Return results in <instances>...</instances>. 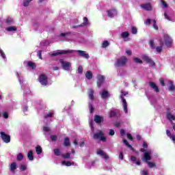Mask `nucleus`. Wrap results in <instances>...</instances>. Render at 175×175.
Masks as SVG:
<instances>
[{
    "instance_id": "f257e3e1",
    "label": "nucleus",
    "mask_w": 175,
    "mask_h": 175,
    "mask_svg": "<svg viewBox=\"0 0 175 175\" xmlns=\"http://www.w3.org/2000/svg\"><path fill=\"white\" fill-rule=\"evenodd\" d=\"M75 51H76L77 53H78L79 55H80V57H83V58H85L86 59H88V58H90V55H88V53H87L85 51H75V50H59L57 51V52H55L51 54L52 57H55L57 55H62V54H72V53H75Z\"/></svg>"
},
{
    "instance_id": "f03ea898",
    "label": "nucleus",
    "mask_w": 175,
    "mask_h": 175,
    "mask_svg": "<svg viewBox=\"0 0 175 175\" xmlns=\"http://www.w3.org/2000/svg\"><path fill=\"white\" fill-rule=\"evenodd\" d=\"M151 155H152V150H149L144 153V157L142 159L143 162L147 163L148 167L152 169V167H157V164L154 162L148 161H151Z\"/></svg>"
},
{
    "instance_id": "7ed1b4c3",
    "label": "nucleus",
    "mask_w": 175,
    "mask_h": 175,
    "mask_svg": "<svg viewBox=\"0 0 175 175\" xmlns=\"http://www.w3.org/2000/svg\"><path fill=\"white\" fill-rule=\"evenodd\" d=\"M172 42H173L172 38L167 35H165L164 42L162 40L160 41V46L156 47V51L157 53H161V51H162V48L163 47V44H165L167 46V47H169V46L172 44Z\"/></svg>"
},
{
    "instance_id": "20e7f679",
    "label": "nucleus",
    "mask_w": 175,
    "mask_h": 175,
    "mask_svg": "<svg viewBox=\"0 0 175 175\" xmlns=\"http://www.w3.org/2000/svg\"><path fill=\"white\" fill-rule=\"evenodd\" d=\"M128 95V92L121 91L120 98L122 99V107L125 114H128V103H126V100L124 98V96Z\"/></svg>"
},
{
    "instance_id": "39448f33",
    "label": "nucleus",
    "mask_w": 175,
    "mask_h": 175,
    "mask_svg": "<svg viewBox=\"0 0 175 175\" xmlns=\"http://www.w3.org/2000/svg\"><path fill=\"white\" fill-rule=\"evenodd\" d=\"M93 138L95 140H100V142H106V137H105V133L102 131H99L97 133H94Z\"/></svg>"
},
{
    "instance_id": "423d86ee",
    "label": "nucleus",
    "mask_w": 175,
    "mask_h": 175,
    "mask_svg": "<svg viewBox=\"0 0 175 175\" xmlns=\"http://www.w3.org/2000/svg\"><path fill=\"white\" fill-rule=\"evenodd\" d=\"M59 65H61L64 70H70L72 64L70 62L64 61L63 59H60L59 61Z\"/></svg>"
},
{
    "instance_id": "0eeeda50",
    "label": "nucleus",
    "mask_w": 175,
    "mask_h": 175,
    "mask_svg": "<svg viewBox=\"0 0 175 175\" xmlns=\"http://www.w3.org/2000/svg\"><path fill=\"white\" fill-rule=\"evenodd\" d=\"M127 61L128 59H126V57L122 56L117 60V62L115 65L116 66H125V64H126Z\"/></svg>"
},
{
    "instance_id": "6e6552de",
    "label": "nucleus",
    "mask_w": 175,
    "mask_h": 175,
    "mask_svg": "<svg viewBox=\"0 0 175 175\" xmlns=\"http://www.w3.org/2000/svg\"><path fill=\"white\" fill-rule=\"evenodd\" d=\"M38 80L41 85H47L48 79L45 75L41 74L39 76Z\"/></svg>"
},
{
    "instance_id": "1a4fd4ad",
    "label": "nucleus",
    "mask_w": 175,
    "mask_h": 175,
    "mask_svg": "<svg viewBox=\"0 0 175 175\" xmlns=\"http://www.w3.org/2000/svg\"><path fill=\"white\" fill-rule=\"evenodd\" d=\"M0 135L4 143H10V135L5 133V132H1Z\"/></svg>"
},
{
    "instance_id": "9d476101",
    "label": "nucleus",
    "mask_w": 175,
    "mask_h": 175,
    "mask_svg": "<svg viewBox=\"0 0 175 175\" xmlns=\"http://www.w3.org/2000/svg\"><path fill=\"white\" fill-rule=\"evenodd\" d=\"M97 155H99L100 157H103L104 159L107 160L109 159V155L105 152V151L102 150L101 149H98L96 151Z\"/></svg>"
},
{
    "instance_id": "9b49d317",
    "label": "nucleus",
    "mask_w": 175,
    "mask_h": 175,
    "mask_svg": "<svg viewBox=\"0 0 175 175\" xmlns=\"http://www.w3.org/2000/svg\"><path fill=\"white\" fill-rule=\"evenodd\" d=\"M120 114V110L112 108L109 112V116L111 118L116 117Z\"/></svg>"
},
{
    "instance_id": "f8f14e48",
    "label": "nucleus",
    "mask_w": 175,
    "mask_h": 175,
    "mask_svg": "<svg viewBox=\"0 0 175 175\" xmlns=\"http://www.w3.org/2000/svg\"><path fill=\"white\" fill-rule=\"evenodd\" d=\"M142 58L144 59V61H146V62L150 64L151 66H154L155 65V63L148 56L143 55Z\"/></svg>"
},
{
    "instance_id": "ddd939ff",
    "label": "nucleus",
    "mask_w": 175,
    "mask_h": 175,
    "mask_svg": "<svg viewBox=\"0 0 175 175\" xmlns=\"http://www.w3.org/2000/svg\"><path fill=\"white\" fill-rule=\"evenodd\" d=\"M107 16L111 18H113V17H116V16H117V10L114 8L109 10L107 11Z\"/></svg>"
},
{
    "instance_id": "4468645a",
    "label": "nucleus",
    "mask_w": 175,
    "mask_h": 175,
    "mask_svg": "<svg viewBox=\"0 0 175 175\" xmlns=\"http://www.w3.org/2000/svg\"><path fill=\"white\" fill-rule=\"evenodd\" d=\"M16 77L18 78V80L21 85L22 90H24V78L23 77V76H21V73L16 72Z\"/></svg>"
},
{
    "instance_id": "2eb2a0df",
    "label": "nucleus",
    "mask_w": 175,
    "mask_h": 175,
    "mask_svg": "<svg viewBox=\"0 0 175 175\" xmlns=\"http://www.w3.org/2000/svg\"><path fill=\"white\" fill-rule=\"evenodd\" d=\"M103 81H105V77L102 75H98L97 77V86L98 88H100V85L103 84Z\"/></svg>"
},
{
    "instance_id": "dca6fc26",
    "label": "nucleus",
    "mask_w": 175,
    "mask_h": 175,
    "mask_svg": "<svg viewBox=\"0 0 175 175\" xmlns=\"http://www.w3.org/2000/svg\"><path fill=\"white\" fill-rule=\"evenodd\" d=\"M151 21L153 24V28L155 29L157 31H158V25H157V21L155 20L151 21V19H147L146 21L145 22V24L146 25H149V24L151 23Z\"/></svg>"
},
{
    "instance_id": "f3484780",
    "label": "nucleus",
    "mask_w": 175,
    "mask_h": 175,
    "mask_svg": "<svg viewBox=\"0 0 175 175\" xmlns=\"http://www.w3.org/2000/svg\"><path fill=\"white\" fill-rule=\"evenodd\" d=\"M17 169V163L16 162H13L10 165V171L11 173L14 174L16 173V170Z\"/></svg>"
},
{
    "instance_id": "a211bd4d",
    "label": "nucleus",
    "mask_w": 175,
    "mask_h": 175,
    "mask_svg": "<svg viewBox=\"0 0 175 175\" xmlns=\"http://www.w3.org/2000/svg\"><path fill=\"white\" fill-rule=\"evenodd\" d=\"M90 24V22H88V18L87 17L83 18V23L79 26H73L72 28H79V27H87Z\"/></svg>"
},
{
    "instance_id": "6ab92c4d",
    "label": "nucleus",
    "mask_w": 175,
    "mask_h": 175,
    "mask_svg": "<svg viewBox=\"0 0 175 175\" xmlns=\"http://www.w3.org/2000/svg\"><path fill=\"white\" fill-rule=\"evenodd\" d=\"M88 95L90 100L92 102L94 101V99L95 98V96H94V90L92 89H89L88 91Z\"/></svg>"
},
{
    "instance_id": "aec40b11",
    "label": "nucleus",
    "mask_w": 175,
    "mask_h": 175,
    "mask_svg": "<svg viewBox=\"0 0 175 175\" xmlns=\"http://www.w3.org/2000/svg\"><path fill=\"white\" fill-rule=\"evenodd\" d=\"M101 98L103 99H106L107 98H109L110 96V94H109V92H107L106 90H103L100 93Z\"/></svg>"
},
{
    "instance_id": "412c9836",
    "label": "nucleus",
    "mask_w": 175,
    "mask_h": 175,
    "mask_svg": "<svg viewBox=\"0 0 175 175\" xmlns=\"http://www.w3.org/2000/svg\"><path fill=\"white\" fill-rule=\"evenodd\" d=\"M141 8L144 9V10H152V7L151 6L150 3H145V4H142Z\"/></svg>"
},
{
    "instance_id": "4be33fe9",
    "label": "nucleus",
    "mask_w": 175,
    "mask_h": 175,
    "mask_svg": "<svg viewBox=\"0 0 175 175\" xmlns=\"http://www.w3.org/2000/svg\"><path fill=\"white\" fill-rule=\"evenodd\" d=\"M167 118L169 120V121H170L172 122V121H174L175 120V116L174 115H173V113L167 111V116H166Z\"/></svg>"
},
{
    "instance_id": "5701e85b",
    "label": "nucleus",
    "mask_w": 175,
    "mask_h": 175,
    "mask_svg": "<svg viewBox=\"0 0 175 175\" xmlns=\"http://www.w3.org/2000/svg\"><path fill=\"white\" fill-rule=\"evenodd\" d=\"M150 86L155 91V92H159V88L154 82H150Z\"/></svg>"
},
{
    "instance_id": "b1692460",
    "label": "nucleus",
    "mask_w": 175,
    "mask_h": 175,
    "mask_svg": "<svg viewBox=\"0 0 175 175\" xmlns=\"http://www.w3.org/2000/svg\"><path fill=\"white\" fill-rule=\"evenodd\" d=\"M131 159L132 162H135L136 165H137L138 166H140L142 165V163L140 162V161L137 160L136 157L131 156Z\"/></svg>"
},
{
    "instance_id": "393cba45",
    "label": "nucleus",
    "mask_w": 175,
    "mask_h": 175,
    "mask_svg": "<svg viewBox=\"0 0 175 175\" xmlns=\"http://www.w3.org/2000/svg\"><path fill=\"white\" fill-rule=\"evenodd\" d=\"M94 121L97 124H99V123L102 122V121H103V118L101 116H96L94 117Z\"/></svg>"
},
{
    "instance_id": "a878e982",
    "label": "nucleus",
    "mask_w": 175,
    "mask_h": 175,
    "mask_svg": "<svg viewBox=\"0 0 175 175\" xmlns=\"http://www.w3.org/2000/svg\"><path fill=\"white\" fill-rule=\"evenodd\" d=\"M168 84L170 85L168 88V90L169 91H174L175 88H174V85H173V82L172 81H169Z\"/></svg>"
},
{
    "instance_id": "bb28decb",
    "label": "nucleus",
    "mask_w": 175,
    "mask_h": 175,
    "mask_svg": "<svg viewBox=\"0 0 175 175\" xmlns=\"http://www.w3.org/2000/svg\"><path fill=\"white\" fill-rule=\"evenodd\" d=\"M85 77L88 80H91L92 79V71H87L85 73Z\"/></svg>"
},
{
    "instance_id": "cd10ccee",
    "label": "nucleus",
    "mask_w": 175,
    "mask_h": 175,
    "mask_svg": "<svg viewBox=\"0 0 175 175\" xmlns=\"http://www.w3.org/2000/svg\"><path fill=\"white\" fill-rule=\"evenodd\" d=\"M27 158L29 161H33V152L32 150L29 151L27 153Z\"/></svg>"
},
{
    "instance_id": "c85d7f7f",
    "label": "nucleus",
    "mask_w": 175,
    "mask_h": 175,
    "mask_svg": "<svg viewBox=\"0 0 175 175\" xmlns=\"http://www.w3.org/2000/svg\"><path fill=\"white\" fill-rule=\"evenodd\" d=\"M31 2H32V0H23V5L25 8H27V6H29V3H31Z\"/></svg>"
},
{
    "instance_id": "c756f323",
    "label": "nucleus",
    "mask_w": 175,
    "mask_h": 175,
    "mask_svg": "<svg viewBox=\"0 0 175 175\" xmlns=\"http://www.w3.org/2000/svg\"><path fill=\"white\" fill-rule=\"evenodd\" d=\"M6 31H8V32H13L17 31V28H16V27L14 26H10L6 28Z\"/></svg>"
},
{
    "instance_id": "7c9ffc66",
    "label": "nucleus",
    "mask_w": 175,
    "mask_h": 175,
    "mask_svg": "<svg viewBox=\"0 0 175 175\" xmlns=\"http://www.w3.org/2000/svg\"><path fill=\"white\" fill-rule=\"evenodd\" d=\"M27 66L29 68H31V69H35L36 68V64H35V63H33L31 62H28Z\"/></svg>"
},
{
    "instance_id": "2f4dec72",
    "label": "nucleus",
    "mask_w": 175,
    "mask_h": 175,
    "mask_svg": "<svg viewBox=\"0 0 175 175\" xmlns=\"http://www.w3.org/2000/svg\"><path fill=\"white\" fill-rule=\"evenodd\" d=\"M167 135L168 136V137H170V139H171V140H172V142H175V135H172L170 133V131H169V130H167Z\"/></svg>"
},
{
    "instance_id": "473e14b6",
    "label": "nucleus",
    "mask_w": 175,
    "mask_h": 175,
    "mask_svg": "<svg viewBox=\"0 0 175 175\" xmlns=\"http://www.w3.org/2000/svg\"><path fill=\"white\" fill-rule=\"evenodd\" d=\"M51 117H54V111H51L46 115L44 116V118H51Z\"/></svg>"
},
{
    "instance_id": "72a5a7b5",
    "label": "nucleus",
    "mask_w": 175,
    "mask_h": 175,
    "mask_svg": "<svg viewBox=\"0 0 175 175\" xmlns=\"http://www.w3.org/2000/svg\"><path fill=\"white\" fill-rule=\"evenodd\" d=\"M64 146H65V147H68V146H70V141L69 140V137H66L64 139Z\"/></svg>"
},
{
    "instance_id": "f704fd0d",
    "label": "nucleus",
    "mask_w": 175,
    "mask_h": 175,
    "mask_svg": "<svg viewBox=\"0 0 175 175\" xmlns=\"http://www.w3.org/2000/svg\"><path fill=\"white\" fill-rule=\"evenodd\" d=\"M62 165H63V166H72L73 163H72L70 161H63L62 162Z\"/></svg>"
},
{
    "instance_id": "c9c22d12",
    "label": "nucleus",
    "mask_w": 175,
    "mask_h": 175,
    "mask_svg": "<svg viewBox=\"0 0 175 175\" xmlns=\"http://www.w3.org/2000/svg\"><path fill=\"white\" fill-rule=\"evenodd\" d=\"M110 44L109 43V41L105 40L102 43V47L103 49H106Z\"/></svg>"
},
{
    "instance_id": "e433bc0d",
    "label": "nucleus",
    "mask_w": 175,
    "mask_h": 175,
    "mask_svg": "<svg viewBox=\"0 0 175 175\" xmlns=\"http://www.w3.org/2000/svg\"><path fill=\"white\" fill-rule=\"evenodd\" d=\"M123 143L128 147L129 148H131V150H133V148H132V146L128 143V141L125 139H123Z\"/></svg>"
},
{
    "instance_id": "4c0bfd02",
    "label": "nucleus",
    "mask_w": 175,
    "mask_h": 175,
    "mask_svg": "<svg viewBox=\"0 0 175 175\" xmlns=\"http://www.w3.org/2000/svg\"><path fill=\"white\" fill-rule=\"evenodd\" d=\"M36 153L38 154V155L42 154V147H40V146H38L36 148Z\"/></svg>"
},
{
    "instance_id": "58836bf2",
    "label": "nucleus",
    "mask_w": 175,
    "mask_h": 175,
    "mask_svg": "<svg viewBox=\"0 0 175 175\" xmlns=\"http://www.w3.org/2000/svg\"><path fill=\"white\" fill-rule=\"evenodd\" d=\"M53 152L55 155H57V157H59L61 155V151L58 148L54 149Z\"/></svg>"
},
{
    "instance_id": "ea45409f",
    "label": "nucleus",
    "mask_w": 175,
    "mask_h": 175,
    "mask_svg": "<svg viewBox=\"0 0 175 175\" xmlns=\"http://www.w3.org/2000/svg\"><path fill=\"white\" fill-rule=\"evenodd\" d=\"M122 38L125 39V38H128L129 36V33L128 31L122 32L121 34Z\"/></svg>"
},
{
    "instance_id": "a19ab883",
    "label": "nucleus",
    "mask_w": 175,
    "mask_h": 175,
    "mask_svg": "<svg viewBox=\"0 0 175 175\" xmlns=\"http://www.w3.org/2000/svg\"><path fill=\"white\" fill-rule=\"evenodd\" d=\"M24 158V155L22 154V153H19L16 159L17 161H23V159Z\"/></svg>"
},
{
    "instance_id": "79ce46f5",
    "label": "nucleus",
    "mask_w": 175,
    "mask_h": 175,
    "mask_svg": "<svg viewBox=\"0 0 175 175\" xmlns=\"http://www.w3.org/2000/svg\"><path fill=\"white\" fill-rule=\"evenodd\" d=\"M131 33H133V35H136V33H137V29H136V27L132 26L131 27Z\"/></svg>"
},
{
    "instance_id": "37998d69",
    "label": "nucleus",
    "mask_w": 175,
    "mask_h": 175,
    "mask_svg": "<svg viewBox=\"0 0 175 175\" xmlns=\"http://www.w3.org/2000/svg\"><path fill=\"white\" fill-rule=\"evenodd\" d=\"M133 59H134L135 62H136L137 64H143V61H142V59H140V58L134 57Z\"/></svg>"
},
{
    "instance_id": "c03bdc74",
    "label": "nucleus",
    "mask_w": 175,
    "mask_h": 175,
    "mask_svg": "<svg viewBox=\"0 0 175 175\" xmlns=\"http://www.w3.org/2000/svg\"><path fill=\"white\" fill-rule=\"evenodd\" d=\"M92 166H95V161H92L91 163H88L87 165L88 169H91Z\"/></svg>"
},
{
    "instance_id": "a18cd8bd",
    "label": "nucleus",
    "mask_w": 175,
    "mask_h": 175,
    "mask_svg": "<svg viewBox=\"0 0 175 175\" xmlns=\"http://www.w3.org/2000/svg\"><path fill=\"white\" fill-rule=\"evenodd\" d=\"M62 157H63L64 159H68V158H70V153L63 154Z\"/></svg>"
},
{
    "instance_id": "49530a36",
    "label": "nucleus",
    "mask_w": 175,
    "mask_h": 175,
    "mask_svg": "<svg viewBox=\"0 0 175 175\" xmlns=\"http://www.w3.org/2000/svg\"><path fill=\"white\" fill-rule=\"evenodd\" d=\"M164 16H165V18L166 20H168V21H173V19L172 18H170V16H167V14L166 12H165Z\"/></svg>"
},
{
    "instance_id": "de8ad7c7",
    "label": "nucleus",
    "mask_w": 175,
    "mask_h": 175,
    "mask_svg": "<svg viewBox=\"0 0 175 175\" xmlns=\"http://www.w3.org/2000/svg\"><path fill=\"white\" fill-rule=\"evenodd\" d=\"M58 137L57 135H51V139L52 142H57Z\"/></svg>"
},
{
    "instance_id": "09e8293b",
    "label": "nucleus",
    "mask_w": 175,
    "mask_h": 175,
    "mask_svg": "<svg viewBox=\"0 0 175 175\" xmlns=\"http://www.w3.org/2000/svg\"><path fill=\"white\" fill-rule=\"evenodd\" d=\"M20 169H21V170L22 172H24V171L27 170V165H21Z\"/></svg>"
},
{
    "instance_id": "8fccbe9b",
    "label": "nucleus",
    "mask_w": 175,
    "mask_h": 175,
    "mask_svg": "<svg viewBox=\"0 0 175 175\" xmlns=\"http://www.w3.org/2000/svg\"><path fill=\"white\" fill-rule=\"evenodd\" d=\"M60 36H62V38H69V33H62L60 34Z\"/></svg>"
},
{
    "instance_id": "3c124183",
    "label": "nucleus",
    "mask_w": 175,
    "mask_h": 175,
    "mask_svg": "<svg viewBox=\"0 0 175 175\" xmlns=\"http://www.w3.org/2000/svg\"><path fill=\"white\" fill-rule=\"evenodd\" d=\"M161 3L163 6V8H167V3H166V2H165V1L163 0H161Z\"/></svg>"
},
{
    "instance_id": "603ef678",
    "label": "nucleus",
    "mask_w": 175,
    "mask_h": 175,
    "mask_svg": "<svg viewBox=\"0 0 175 175\" xmlns=\"http://www.w3.org/2000/svg\"><path fill=\"white\" fill-rule=\"evenodd\" d=\"M0 54L1 57H3V59H6V55H5V53H3V51L0 49Z\"/></svg>"
},
{
    "instance_id": "864d4df0",
    "label": "nucleus",
    "mask_w": 175,
    "mask_h": 175,
    "mask_svg": "<svg viewBox=\"0 0 175 175\" xmlns=\"http://www.w3.org/2000/svg\"><path fill=\"white\" fill-rule=\"evenodd\" d=\"M89 109H90V113L92 114V113H94V107H92V105H91V104H89Z\"/></svg>"
},
{
    "instance_id": "5fc2aeb1",
    "label": "nucleus",
    "mask_w": 175,
    "mask_h": 175,
    "mask_svg": "<svg viewBox=\"0 0 175 175\" xmlns=\"http://www.w3.org/2000/svg\"><path fill=\"white\" fill-rule=\"evenodd\" d=\"M78 73H79L80 75H81V73H83V67L81 66H79L78 67Z\"/></svg>"
},
{
    "instance_id": "6e6d98bb",
    "label": "nucleus",
    "mask_w": 175,
    "mask_h": 175,
    "mask_svg": "<svg viewBox=\"0 0 175 175\" xmlns=\"http://www.w3.org/2000/svg\"><path fill=\"white\" fill-rule=\"evenodd\" d=\"M94 121L91 120L90 122V126L91 127V129H92V132H94Z\"/></svg>"
},
{
    "instance_id": "4d7b16f0",
    "label": "nucleus",
    "mask_w": 175,
    "mask_h": 175,
    "mask_svg": "<svg viewBox=\"0 0 175 175\" xmlns=\"http://www.w3.org/2000/svg\"><path fill=\"white\" fill-rule=\"evenodd\" d=\"M150 47H151L152 49H155V45H154V41H153V40H150Z\"/></svg>"
},
{
    "instance_id": "13d9d810",
    "label": "nucleus",
    "mask_w": 175,
    "mask_h": 175,
    "mask_svg": "<svg viewBox=\"0 0 175 175\" xmlns=\"http://www.w3.org/2000/svg\"><path fill=\"white\" fill-rule=\"evenodd\" d=\"M6 23H7V24H12L13 23V19L8 18L6 20Z\"/></svg>"
},
{
    "instance_id": "bf43d9fd",
    "label": "nucleus",
    "mask_w": 175,
    "mask_h": 175,
    "mask_svg": "<svg viewBox=\"0 0 175 175\" xmlns=\"http://www.w3.org/2000/svg\"><path fill=\"white\" fill-rule=\"evenodd\" d=\"M114 130H113V129H110L109 130V136H114Z\"/></svg>"
},
{
    "instance_id": "052dcab7",
    "label": "nucleus",
    "mask_w": 175,
    "mask_h": 175,
    "mask_svg": "<svg viewBox=\"0 0 175 175\" xmlns=\"http://www.w3.org/2000/svg\"><path fill=\"white\" fill-rule=\"evenodd\" d=\"M119 158H120V159H121V161H122V159H124V153H122V152H121L120 153Z\"/></svg>"
},
{
    "instance_id": "680f3d73",
    "label": "nucleus",
    "mask_w": 175,
    "mask_h": 175,
    "mask_svg": "<svg viewBox=\"0 0 175 175\" xmlns=\"http://www.w3.org/2000/svg\"><path fill=\"white\" fill-rule=\"evenodd\" d=\"M127 137L129 139V140H133V137H132V135H131V133H127Z\"/></svg>"
},
{
    "instance_id": "e2e57ef3",
    "label": "nucleus",
    "mask_w": 175,
    "mask_h": 175,
    "mask_svg": "<svg viewBox=\"0 0 175 175\" xmlns=\"http://www.w3.org/2000/svg\"><path fill=\"white\" fill-rule=\"evenodd\" d=\"M142 175H148V172H147V170H143L142 171Z\"/></svg>"
},
{
    "instance_id": "0e129e2a",
    "label": "nucleus",
    "mask_w": 175,
    "mask_h": 175,
    "mask_svg": "<svg viewBox=\"0 0 175 175\" xmlns=\"http://www.w3.org/2000/svg\"><path fill=\"white\" fill-rule=\"evenodd\" d=\"M3 116L7 119V118H9V115L8 114V112H4L3 114Z\"/></svg>"
},
{
    "instance_id": "69168bd1",
    "label": "nucleus",
    "mask_w": 175,
    "mask_h": 175,
    "mask_svg": "<svg viewBox=\"0 0 175 175\" xmlns=\"http://www.w3.org/2000/svg\"><path fill=\"white\" fill-rule=\"evenodd\" d=\"M160 83L163 87H165V81H163V79H160Z\"/></svg>"
},
{
    "instance_id": "338daca9",
    "label": "nucleus",
    "mask_w": 175,
    "mask_h": 175,
    "mask_svg": "<svg viewBox=\"0 0 175 175\" xmlns=\"http://www.w3.org/2000/svg\"><path fill=\"white\" fill-rule=\"evenodd\" d=\"M38 57H39L40 59H42V51L38 52Z\"/></svg>"
},
{
    "instance_id": "774afa93",
    "label": "nucleus",
    "mask_w": 175,
    "mask_h": 175,
    "mask_svg": "<svg viewBox=\"0 0 175 175\" xmlns=\"http://www.w3.org/2000/svg\"><path fill=\"white\" fill-rule=\"evenodd\" d=\"M43 131H44V132H49V131H50V129L47 126H44L43 128Z\"/></svg>"
}]
</instances>
